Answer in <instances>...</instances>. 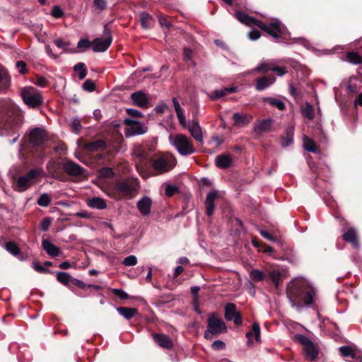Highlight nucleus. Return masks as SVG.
Here are the masks:
<instances>
[{"mask_svg": "<svg viewBox=\"0 0 362 362\" xmlns=\"http://www.w3.org/2000/svg\"><path fill=\"white\" fill-rule=\"evenodd\" d=\"M47 83H48L47 80L42 76L37 77L35 82V84L40 87H45V86H47Z\"/></svg>", "mask_w": 362, "mask_h": 362, "instance_id": "nucleus-60", "label": "nucleus"}, {"mask_svg": "<svg viewBox=\"0 0 362 362\" xmlns=\"http://www.w3.org/2000/svg\"><path fill=\"white\" fill-rule=\"evenodd\" d=\"M176 164L177 160L173 155H162L152 161V168L156 174H163L173 170Z\"/></svg>", "mask_w": 362, "mask_h": 362, "instance_id": "nucleus-6", "label": "nucleus"}, {"mask_svg": "<svg viewBox=\"0 0 362 362\" xmlns=\"http://www.w3.org/2000/svg\"><path fill=\"white\" fill-rule=\"evenodd\" d=\"M152 17L147 13L143 12L141 13V25L143 28L148 29L151 27V23L152 21Z\"/></svg>", "mask_w": 362, "mask_h": 362, "instance_id": "nucleus-37", "label": "nucleus"}, {"mask_svg": "<svg viewBox=\"0 0 362 362\" xmlns=\"http://www.w3.org/2000/svg\"><path fill=\"white\" fill-rule=\"evenodd\" d=\"M303 148L309 152L315 153L317 151L316 146L314 141L308 136L304 135L303 136Z\"/></svg>", "mask_w": 362, "mask_h": 362, "instance_id": "nucleus-34", "label": "nucleus"}, {"mask_svg": "<svg viewBox=\"0 0 362 362\" xmlns=\"http://www.w3.org/2000/svg\"><path fill=\"white\" fill-rule=\"evenodd\" d=\"M260 36H261L260 32L259 30H252L248 33V37L251 40H258L260 37Z\"/></svg>", "mask_w": 362, "mask_h": 362, "instance_id": "nucleus-59", "label": "nucleus"}, {"mask_svg": "<svg viewBox=\"0 0 362 362\" xmlns=\"http://www.w3.org/2000/svg\"><path fill=\"white\" fill-rule=\"evenodd\" d=\"M52 16L56 18H59L64 15V12L60 6H54L52 10Z\"/></svg>", "mask_w": 362, "mask_h": 362, "instance_id": "nucleus-51", "label": "nucleus"}, {"mask_svg": "<svg viewBox=\"0 0 362 362\" xmlns=\"http://www.w3.org/2000/svg\"><path fill=\"white\" fill-rule=\"evenodd\" d=\"M238 88L236 87L232 86L229 88H223L218 90H214L211 93L210 97L211 99H218L220 98L228 93H235L237 91Z\"/></svg>", "mask_w": 362, "mask_h": 362, "instance_id": "nucleus-28", "label": "nucleus"}, {"mask_svg": "<svg viewBox=\"0 0 362 362\" xmlns=\"http://www.w3.org/2000/svg\"><path fill=\"white\" fill-rule=\"evenodd\" d=\"M273 71L279 76H282L288 72L287 69L284 66H280L278 62L275 64Z\"/></svg>", "mask_w": 362, "mask_h": 362, "instance_id": "nucleus-48", "label": "nucleus"}, {"mask_svg": "<svg viewBox=\"0 0 362 362\" xmlns=\"http://www.w3.org/2000/svg\"><path fill=\"white\" fill-rule=\"evenodd\" d=\"M57 279L64 285H68L69 282H72L71 275L66 272H59L57 274Z\"/></svg>", "mask_w": 362, "mask_h": 362, "instance_id": "nucleus-38", "label": "nucleus"}, {"mask_svg": "<svg viewBox=\"0 0 362 362\" xmlns=\"http://www.w3.org/2000/svg\"><path fill=\"white\" fill-rule=\"evenodd\" d=\"M178 189L177 187H175V185H168L166 187H165V194L166 196L168 197H171L173 196L176 192H177Z\"/></svg>", "mask_w": 362, "mask_h": 362, "instance_id": "nucleus-53", "label": "nucleus"}, {"mask_svg": "<svg viewBox=\"0 0 362 362\" xmlns=\"http://www.w3.org/2000/svg\"><path fill=\"white\" fill-rule=\"evenodd\" d=\"M227 332V326L223 320L216 313L208 316L207 329L204 332V338L211 340L214 337Z\"/></svg>", "mask_w": 362, "mask_h": 362, "instance_id": "nucleus-4", "label": "nucleus"}, {"mask_svg": "<svg viewBox=\"0 0 362 362\" xmlns=\"http://www.w3.org/2000/svg\"><path fill=\"white\" fill-rule=\"evenodd\" d=\"M64 171L73 176L81 175L83 173L84 169L74 161H67L63 165Z\"/></svg>", "mask_w": 362, "mask_h": 362, "instance_id": "nucleus-14", "label": "nucleus"}, {"mask_svg": "<svg viewBox=\"0 0 362 362\" xmlns=\"http://www.w3.org/2000/svg\"><path fill=\"white\" fill-rule=\"evenodd\" d=\"M346 57L348 61L354 64H362V57L357 52H351L347 53Z\"/></svg>", "mask_w": 362, "mask_h": 362, "instance_id": "nucleus-39", "label": "nucleus"}, {"mask_svg": "<svg viewBox=\"0 0 362 362\" xmlns=\"http://www.w3.org/2000/svg\"><path fill=\"white\" fill-rule=\"evenodd\" d=\"M339 351L343 357H349L351 358H356V353L354 350L348 346H342L339 347Z\"/></svg>", "mask_w": 362, "mask_h": 362, "instance_id": "nucleus-35", "label": "nucleus"}, {"mask_svg": "<svg viewBox=\"0 0 362 362\" xmlns=\"http://www.w3.org/2000/svg\"><path fill=\"white\" fill-rule=\"evenodd\" d=\"M54 42L59 48H62L64 50H66L69 45L67 43L64 42L60 39L55 40Z\"/></svg>", "mask_w": 362, "mask_h": 362, "instance_id": "nucleus-62", "label": "nucleus"}, {"mask_svg": "<svg viewBox=\"0 0 362 362\" xmlns=\"http://www.w3.org/2000/svg\"><path fill=\"white\" fill-rule=\"evenodd\" d=\"M51 224V219L49 218H45L40 223V229L42 231H47Z\"/></svg>", "mask_w": 362, "mask_h": 362, "instance_id": "nucleus-55", "label": "nucleus"}, {"mask_svg": "<svg viewBox=\"0 0 362 362\" xmlns=\"http://www.w3.org/2000/svg\"><path fill=\"white\" fill-rule=\"evenodd\" d=\"M211 348L215 351L223 350L226 348V344L221 340H215L211 344Z\"/></svg>", "mask_w": 362, "mask_h": 362, "instance_id": "nucleus-50", "label": "nucleus"}, {"mask_svg": "<svg viewBox=\"0 0 362 362\" xmlns=\"http://www.w3.org/2000/svg\"><path fill=\"white\" fill-rule=\"evenodd\" d=\"M71 125L72 131L76 134H79V132L81 129V124L80 119L77 117H74L72 119Z\"/></svg>", "mask_w": 362, "mask_h": 362, "instance_id": "nucleus-45", "label": "nucleus"}, {"mask_svg": "<svg viewBox=\"0 0 362 362\" xmlns=\"http://www.w3.org/2000/svg\"><path fill=\"white\" fill-rule=\"evenodd\" d=\"M127 112L129 115H132V116H134V117H142L143 116L141 112H140L139 111H138L136 110L132 109V108L127 109Z\"/></svg>", "mask_w": 362, "mask_h": 362, "instance_id": "nucleus-64", "label": "nucleus"}, {"mask_svg": "<svg viewBox=\"0 0 362 362\" xmlns=\"http://www.w3.org/2000/svg\"><path fill=\"white\" fill-rule=\"evenodd\" d=\"M231 163V158L228 154L218 155L216 158V165L219 168H227Z\"/></svg>", "mask_w": 362, "mask_h": 362, "instance_id": "nucleus-26", "label": "nucleus"}, {"mask_svg": "<svg viewBox=\"0 0 362 362\" xmlns=\"http://www.w3.org/2000/svg\"><path fill=\"white\" fill-rule=\"evenodd\" d=\"M343 239L352 245L356 249L359 247L356 230L354 228H349L346 232L342 235Z\"/></svg>", "mask_w": 362, "mask_h": 362, "instance_id": "nucleus-18", "label": "nucleus"}, {"mask_svg": "<svg viewBox=\"0 0 362 362\" xmlns=\"http://www.w3.org/2000/svg\"><path fill=\"white\" fill-rule=\"evenodd\" d=\"M148 127L143 123L138 121L133 128H129L125 131L127 137H131L136 135H142L147 132Z\"/></svg>", "mask_w": 362, "mask_h": 362, "instance_id": "nucleus-17", "label": "nucleus"}, {"mask_svg": "<svg viewBox=\"0 0 362 362\" xmlns=\"http://www.w3.org/2000/svg\"><path fill=\"white\" fill-rule=\"evenodd\" d=\"M315 293V289L303 277L296 278L288 284L291 305L298 310L304 306L309 307L313 302Z\"/></svg>", "mask_w": 362, "mask_h": 362, "instance_id": "nucleus-1", "label": "nucleus"}, {"mask_svg": "<svg viewBox=\"0 0 362 362\" xmlns=\"http://www.w3.org/2000/svg\"><path fill=\"white\" fill-rule=\"evenodd\" d=\"M100 175L103 177H110L114 175V172L110 168H104L100 170Z\"/></svg>", "mask_w": 362, "mask_h": 362, "instance_id": "nucleus-58", "label": "nucleus"}, {"mask_svg": "<svg viewBox=\"0 0 362 362\" xmlns=\"http://www.w3.org/2000/svg\"><path fill=\"white\" fill-rule=\"evenodd\" d=\"M51 202V199L49 196L44 193L40 196V197L37 199V204L41 206H47Z\"/></svg>", "mask_w": 362, "mask_h": 362, "instance_id": "nucleus-42", "label": "nucleus"}, {"mask_svg": "<svg viewBox=\"0 0 362 362\" xmlns=\"http://www.w3.org/2000/svg\"><path fill=\"white\" fill-rule=\"evenodd\" d=\"M218 197V192L216 190L211 191L208 193L206 201V213L207 216H211L214 212L215 205L214 202Z\"/></svg>", "mask_w": 362, "mask_h": 362, "instance_id": "nucleus-15", "label": "nucleus"}, {"mask_svg": "<svg viewBox=\"0 0 362 362\" xmlns=\"http://www.w3.org/2000/svg\"><path fill=\"white\" fill-rule=\"evenodd\" d=\"M122 263L125 266H134L137 264V258L134 255H129L124 259Z\"/></svg>", "mask_w": 362, "mask_h": 362, "instance_id": "nucleus-47", "label": "nucleus"}, {"mask_svg": "<svg viewBox=\"0 0 362 362\" xmlns=\"http://www.w3.org/2000/svg\"><path fill=\"white\" fill-rule=\"evenodd\" d=\"M41 172L40 169L34 168L29 170L27 174L20 176L13 185V189L20 192L26 191L35 183V180Z\"/></svg>", "mask_w": 362, "mask_h": 362, "instance_id": "nucleus-7", "label": "nucleus"}, {"mask_svg": "<svg viewBox=\"0 0 362 362\" xmlns=\"http://www.w3.org/2000/svg\"><path fill=\"white\" fill-rule=\"evenodd\" d=\"M32 267L39 273H48L49 270L45 268L43 266L38 264L37 262H33Z\"/></svg>", "mask_w": 362, "mask_h": 362, "instance_id": "nucleus-54", "label": "nucleus"}, {"mask_svg": "<svg viewBox=\"0 0 362 362\" xmlns=\"http://www.w3.org/2000/svg\"><path fill=\"white\" fill-rule=\"evenodd\" d=\"M276 62L277 61L274 59L263 60L255 69V71L261 73H266L269 71H273V69Z\"/></svg>", "mask_w": 362, "mask_h": 362, "instance_id": "nucleus-23", "label": "nucleus"}, {"mask_svg": "<svg viewBox=\"0 0 362 362\" xmlns=\"http://www.w3.org/2000/svg\"><path fill=\"white\" fill-rule=\"evenodd\" d=\"M42 246L46 252L52 257H57L59 254V248L48 240H42Z\"/></svg>", "mask_w": 362, "mask_h": 362, "instance_id": "nucleus-24", "label": "nucleus"}, {"mask_svg": "<svg viewBox=\"0 0 362 362\" xmlns=\"http://www.w3.org/2000/svg\"><path fill=\"white\" fill-rule=\"evenodd\" d=\"M264 100L267 102L272 107H274L279 110H283L285 109V105L284 102L278 98L267 97L264 98Z\"/></svg>", "mask_w": 362, "mask_h": 362, "instance_id": "nucleus-33", "label": "nucleus"}, {"mask_svg": "<svg viewBox=\"0 0 362 362\" xmlns=\"http://www.w3.org/2000/svg\"><path fill=\"white\" fill-rule=\"evenodd\" d=\"M303 351L305 355L312 361L315 360L318 354V351L313 345L312 342H310L308 345L303 348Z\"/></svg>", "mask_w": 362, "mask_h": 362, "instance_id": "nucleus-32", "label": "nucleus"}, {"mask_svg": "<svg viewBox=\"0 0 362 362\" xmlns=\"http://www.w3.org/2000/svg\"><path fill=\"white\" fill-rule=\"evenodd\" d=\"M254 334L257 341H260V325L257 322H254L252 325V330L247 332L246 337L247 338V345L251 346L253 344L252 336Z\"/></svg>", "mask_w": 362, "mask_h": 362, "instance_id": "nucleus-22", "label": "nucleus"}, {"mask_svg": "<svg viewBox=\"0 0 362 362\" xmlns=\"http://www.w3.org/2000/svg\"><path fill=\"white\" fill-rule=\"evenodd\" d=\"M250 277L254 281H261L264 279V274L262 271L254 269L250 271Z\"/></svg>", "mask_w": 362, "mask_h": 362, "instance_id": "nucleus-40", "label": "nucleus"}, {"mask_svg": "<svg viewBox=\"0 0 362 362\" xmlns=\"http://www.w3.org/2000/svg\"><path fill=\"white\" fill-rule=\"evenodd\" d=\"M303 115L309 119H312L314 117V110L312 105L308 104L303 110H302Z\"/></svg>", "mask_w": 362, "mask_h": 362, "instance_id": "nucleus-44", "label": "nucleus"}, {"mask_svg": "<svg viewBox=\"0 0 362 362\" xmlns=\"http://www.w3.org/2000/svg\"><path fill=\"white\" fill-rule=\"evenodd\" d=\"M169 142L181 156L192 155L195 152L192 141L184 134H170Z\"/></svg>", "mask_w": 362, "mask_h": 362, "instance_id": "nucleus-5", "label": "nucleus"}, {"mask_svg": "<svg viewBox=\"0 0 362 362\" xmlns=\"http://www.w3.org/2000/svg\"><path fill=\"white\" fill-rule=\"evenodd\" d=\"M174 108L179 121L180 124L185 129H187L192 136L198 142L203 144V134L202 128L199 123L195 121H189L188 123L184 115V110L181 107L178 100L176 98H173Z\"/></svg>", "mask_w": 362, "mask_h": 362, "instance_id": "nucleus-3", "label": "nucleus"}, {"mask_svg": "<svg viewBox=\"0 0 362 362\" xmlns=\"http://www.w3.org/2000/svg\"><path fill=\"white\" fill-rule=\"evenodd\" d=\"M87 205L92 209H104L107 207L105 199L95 197L87 200Z\"/></svg>", "mask_w": 362, "mask_h": 362, "instance_id": "nucleus-25", "label": "nucleus"}, {"mask_svg": "<svg viewBox=\"0 0 362 362\" xmlns=\"http://www.w3.org/2000/svg\"><path fill=\"white\" fill-rule=\"evenodd\" d=\"M233 119L235 125L238 127H244L247 125L252 121V116L250 115L235 112L233 115Z\"/></svg>", "mask_w": 362, "mask_h": 362, "instance_id": "nucleus-20", "label": "nucleus"}, {"mask_svg": "<svg viewBox=\"0 0 362 362\" xmlns=\"http://www.w3.org/2000/svg\"><path fill=\"white\" fill-rule=\"evenodd\" d=\"M260 234L262 237H264V238L267 239V240H269L270 241H272V242H276V239L275 238H274L269 232L266 231V230H260Z\"/></svg>", "mask_w": 362, "mask_h": 362, "instance_id": "nucleus-61", "label": "nucleus"}, {"mask_svg": "<svg viewBox=\"0 0 362 362\" xmlns=\"http://www.w3.org/2000/svg\"><path fill=\"white\" fill-rule=\"evenodd\" d=\"M77 46L78 48H88L90 47V42L88 40L82 39L78 41Z\"/></svg>", "mask_w": 362, "mask_h": 362, "instance_id": "nucleus-63", "label": "nucleus"}, {"mask_svg": "<svg viewBox=\"0 0 362 362\" xmlns=\"http://www.w3.org/2000/svg\"><path fill=\"white\" fill-rule=\"evenodd\" d=\"M131 98L134 103L140 107L146 108L148 106L147 96L141 90L133 93L131 95Z\"/></svg>", "mask_w": 362, "mask_h": 362, "instance_id": "nucleus-16", "label": "nucleus"}, {"mask_svg": "<svg viewBox=\"0 0 362 362\" xmlns=\"http://www.w3.org/2000/svg\"><path fill=\"white\" fill-rule=\"evenodd\" d=\"M116 189L119 192L129 194L134 190L132 185L127 181H122L117 184Z\"/></svg>", "mask_w": 362, "mask_h": 362, "instance_id": "nucleus-31", "label": "nucleus"}, {"mask_svg": "<svg viewBox=\"0 0 362 362\" xmlns=\"http://www.w3.org/2000/svg\"><path fill=\"white\" fill-rule=\"evenodd\" d=\"M4 247L13 256H16L20 253V248L14 242L10 241L6 243Z\"/></svg>", "mask_w": 362, "mask_h": 362, "instance_id": "nucleus-36", "label": "nucleus"}, {"mask_svg": "<svg viewBox=\"0 0 362 362\" xmlns=\"http://www.w3.org/2000/svg\"><path fill=\"white\" fill-rule=\"evenodd\" d=\"M112 37L108 35L105 38H96L93 42V50L95 52H103L106 51L112 43Z\"/></svg>", "mask_w": 362, "mask_h": 362, "instance_id": "nucleus-10", "label": "nucleus"}, {"mask_svg": "<svg viewBox=\"0 0 362 362\" xmlns=\"http://www.w3.org/2000/svg\"><path fill=\"white\" fill-rule=\"evenodd\" d=\"M21 94L25 104L30 107H37L42 103L41 92L34 87L23 88Z\"/></svg>", "mask_w": 362, "mask_h": 362, "instance_id": "nucleus-8", "label": "nucleus"}, {"mask_svg": "<svg viewBox=\"0 0 362 362\" xmlns=\"http://www.w3.org/2000/svg\"><path fill=\"white\" fill-rule=\"evenodd\" d=\"M16 68L18 69L19 73L25 74L27 72L26 64L23 61H18L16 64Z\"/></svg>", "mask_w": 362, "mask_h": 362, "instance_id": "nucleus-56", "label": "nucleus"}, {"mask_svg": "<svg viewBox=\"0 0 362 362\" xmlns=\"http://www.w3.org/2000/svg\"><path fill=\"white\" fill-rule=\"evenodd\" d=\"M224 317L228 321H233L236 325H240L243 322L241 315L234 303L226 305Z\"/></svg>", "mask_w": 362, "mask_h": 362, "instance_id": "nucleus-9", "label": "nucleus"}, {"mask_svg": "<svg viewBox=\"0 0 362 362\" xmlns=\"http://www.w3.org/2000/svg\"><path fill=\"white\" fill-rule=\"evenodd\" d=\"M117 311L119 315L123 316L125 319L129 320L132 318L136 313V309L132 308L119 307L117 308Z\"/></svg>", "mask_w": 362, "mask_h": 362, "instance_id": "nucleus-30", "label": "nucleus"}, {"mask_svg": "<svg viewBox=\"0 0 362 362\" xmlns=\"http://www.w3.org/2000/svg\"><path fill=\"white\" fill-rule=\"evenodd\" d=\"M281 276V273L277 270H272L269 272V277L276 288L279 286Z\"/></svg>", "mask_w": 362, "mask_h": 362, "instance_id": "nucleus-43", "label": "nucleus"}, {"mask_svg": "<svg viewBox=\"0 0 362 362\" xmlns=\"http://www.w3.org/2000/svg\"><path fill=\"white\" fill-rule=\"evenodd\" d=\"M276 81L274 76H264L257 79L255 88L258 91H262L272 85Z\"/></svg>", "mask_w": 362, "mask_h": 362, "instance_id": "nucleus-19", "label": "nucleus"}, {"mask_svg": "<svg viewBox=\"0 0 362 362\" xmlns=\"http://www.w3.org/2000/svg\"><path fill=\"white\" fill-rule=\"evenodd\" d=\"M153 338L154 341L161 347L165 349H170L173 346L171 339L166 334H153Z\"/></svg>", "mask_w": 362, "mask_h": 362, "instance_id": "nucleus-21", "label": "nucleus"}, {"mask_svg": "<svg viewBox=\"0 0 362 362\" xmlns=\"http://www.w3.org/2000/svg\"><path fill=\"white\" fill-rule=\"evenodd\" d=\"M105 146H106L105 142L101 139L85 144V148L86 150L90 151H95L98 149H103L105 148Z\"/></svg>", "mask_w": 362, "mask_h": 362, "instance_id": "nucleus-29", "label": "nucleus"}, {"mask_svg": "<svg viewBox=\"0 0 362 362\" xmlns=\"http://www.w3.org/2000/svg\"><path fill=\"white\" fill-rule=\"evenodd\" d=\"M45 139L43 130L40 128H34L29 135V141L33 146H40Z\"/></svg>", "mask_w": 362, "mask_h": 362, "instance_id": "nucleus-12", "label": "nucleus"}, {"mask_svg": "<svg viewBox=\"0 0 362 362\" xmlns=\"http://www.w3.org/2000/svg\"><path fill=\"white\" fill-rule=\"evenodd\" d=\"M294 338L296 341L303 346V348L312 342L307 337L300 334H296Z\"/></svg>", "mask_w": 362, "mask_h": 362, "instance_id": "nucleus-46", "label": "nucleus"}, {"mask_svg": "<svg viewBox=\"0 0 362 362\" xmlns=\"http://www.w3.org/2000/svg\"><path fill=\"white\" fill-rule=\"evenodd\" d=\"M112 293H114L116 296H117L120 299L125 300L129 298L128 293L122 289L113 288L112 290Z\"/></svg>", "mask_w": 362, "mask_h": 362, "instance_id": "nucleus-49", "label": "nucleus"}, {"mask_svg": "<svg viewBox=\"0 0 362 362\" xmlns=\"http://www.w3.org/2000/svg\"><path fill=\"white\" fill-rule=\"evenodd\" d=\"M74 69L79 72L78 76L80 79H83L86 76L87 71L83 63H78L74 66Z\"/></svg>", "mask_w": 362, "mask_h": 362, "instance_id": "nucleus-41", "label": "nucleus"}, {"mask_svg": "<svg viewBox=\"0 0 362 362\" xmlns=\"http://www.w3.org/2000/svg\"><path fill=\"white\" fill-rule=\"evenodd\" d=\"M83 88L85 90H87V91L91 92V91H93V90H95V83H94L92 81H90V80H89V79H88V80H86V81L83 83Z\"/></svg>", "mask_w": 362, "mask_h": 362, "instance_id": "nucleus-52", "label": "nucleus"}, {"mask_svg": "<svg viewBox=\"0 0 362 362\" xmlns=\"http://www.w3.org/2000/svg\"><path fill=\"white\" fill-rule=\"evenodd\" d=\"M293 136H294V127H288L286 130V134L282 138L283 141L281 143V146L283 147H288L292 145L293 141Z\"/></svg>", "mask_w": 362, "mask_h": 362, "instance_id": "nucleus-27", "label": "nucleus"}, {"mask_svg": "<svg viewBox=\"0 0 362 362\" xmlns=\"http://www.w3.org/2000/svg\"><path fill=\"white\" fill-rule=\"evenodd\" d=\"M136 206L143 216H148L151 213L152 200L149 197L144 196L137 202Z\"/></svg>", "mask_w": 362, "mask_h": 362, "instance_id": "nucleus-11", "label": "nucleus"}, {"mask_svg": "<svg viewBox=\"0 0 362 362\" xmlns=\"http://www.w3.org/2000/svg\"><path fill=\"white\" fill-rule=\"evenodd\" d=\"M273 122V119L270 118L257 121L253 127L254 132L259 135L269 132Z\"/></svg>", "mask_w": 362, "mask_h": 362, "instance_id": "nucleus-13", "label": "nucleus"}, {"mask_svg": "<svg viewBox=\"0 0 362 362\" xmlns=\"http://www.w3.org/2000/svg\"><path fill=\"white\" fill-rule=\"evenodd\" d=\"M235 18L242 23L247 25H256L261 30L265 31L267 34L275 39H278L284 33V26L281 22L274 19L272 22L267 24L259 20H257L244 12H236Z\"/></svg>", "mask_w": 362, "mask_h": 362, "instance_id": "nucleus-2", "label": "nucleus"}, {"mask_svg": "<svg viewBox=\"0 0 362 362\" xmlns=\"http://www.w3.org/2000/svg\"><path fill=\"white\" fill-rule=\"evenodd\" d=\"M134 154L139 158L141 160H145L147 158V154L141 148H137L134 150Z\"/></svg>", "mask_w": 362, "mask_h": 362, "instance_id": "nucleus-57", "label": "nucleus"}]
</instances>
